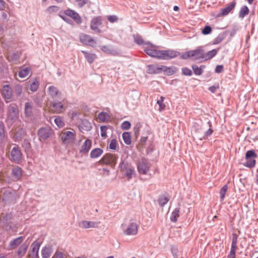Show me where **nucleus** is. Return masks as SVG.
Returning <instances> with one entry per match:
<instances>
[{
    "instance_id": "obj_38",
    "label": "nucleus",
    "mask_w": 258,
    "mask_h": 258,
    "mask_svg": "<svg viewBox=\"0 0 258 258\" xmlns=\"http://www.w3.org/2000/svg\"><path fill=\"white\" fill-rule=\"evenodd\" d=\"M25 114L27 117H30L32 114V106L29 102H26L25 104Z\"/></svg>"
},
{
    "instance_id": "obj_8",
    "label": "nucleus",
    "mask_w": 258,
    "mask_h": 258,
    "mask_svg": "<svg viewBox=\"0 0 258 258\" xmlns=\"http://www.w3.org/2000/svg\"><path fill=\"white\" fill-rule=\"evenodd\" d=\"M144 50L149 56L159 58L160 51L156 47L150 43H146L144 45Z\"/></svg>"
},
{
    "instance_id": "obj_43",
    "label": "nucleus",
    "mask_w": 258,
    "mask_h": 258,
    "mask_svg": "<svg viewBox=\"0 0 258 258\" xmlns=\"http://www.w3.org/2000/svg\"><path fill=\"white\" fill-rule=\"evenodd\" d=\"M54 122L56 125L59 127H62L64 125V122L63 121L62 119L59 117L57 116L54 119Z\"/></svg>"
},
{
    "instance_id": "obj_10",
    "label": "nucleus",
    "mask_w": 258,
    "mask_h": 258,
    "mask_svg": "<svg viewBox=\"0 0 258 258\" xmlns=\"http://www.w3.org/2000/svg\"><path fill=\"white\" fill-rule=\"evenodd\" d=\"M40 244L38 241H34L31 245L28 257L29 258H38Z\"/></svg>"
},
{
    "instance_id": "obj_49",
    "label": "nucleus",
    "mask_w": 258,
    "mask_h": 258,
    "mask_svg": "<svg viewBox=\"0 0 258 258\" xmlns=\"http://www.w3.org/2000/svg\"><path fill=\"white\" fill-rule=\"evenodd\" d=\"M228 186L227 185H225L221 189L220 191V198L222 200H223L226 193L227 191Z\"/></svg>"
},
{
    "instance_id": "obj_45",
    "label": "nucleus",
    "mask_w": 258,
    "mask_h": 258,
    "mask_svg": "<svg viewBox=\"0 0 258 258\" xmlns=\"http://www.w3.org/2000/svg\"><path fill=\"white\" fill-rule=\"evenodd\" d=\"M249 9L247 6H243L240 11L239 16H244L248 14Z\"/></svg>"
},
{
    "instance_id": "obj_23",
    "label": "nucleus",
    "mask_w": 258,
    "mask_h": 258,
    "mask_svg": "<svg viewBox=\"0 0 258 258\" xmlns=\"http://www.w3.org/2000/svg\"><path fill=\"white\" fill-rule=\"evenodd\" d=\"M163 65H149L148 66L149 71L153 74H159L162 72Z\"/></svg>"
},
{
    "instance_id": "obj_59",
    "label": "nucleus",
    "mask_w": 258,
    "mask_h": 258,
    "mask_svg": "<svg viewBox=\"0 0 258 258\" xmlns=\"http://www.w3.org/2000/svg\"><path fill=\"white\" fill-rule=\"evenodd\" d=\"M66 255L61 252H56L52 258H66Z\"/></svg>"
},
{
    "instance_id": "obj_33",
    "label": "nucleus",
    "mask_w": 258,
    "mask_h": 258,
    "mask_svg": "<svg viewBox=\"0 0 258 258\" xmlns=\"http://www.w3.org/2000/svg\"><path fill=\"white\" fill-rule=\"evenodd\" d=\"M82 52L84 54L87 61L90 63L93 62L96 58V55L95 54L88 53L85 51H82Z\"/></svg>"
},
{
    "instance_id": "obj_37",
    "label": "nucleus",
    "mask_w": 258,
    "mask_h": 258,
    "mask_svg": "<svg viewBox=\"0 0 258 258\" xmlns=\"http://www.w3.org/2000/svg\"><path fill=\"white\" fill-rule=\"evenodd\" d=\"M180 210L179 208H176L172 212L170 217V220L173 222H176L178 218L179 217Z\"/></svg>"
},
{
    "instance_id": "obj_5",
    "label": "nucleus",
    "mask_w": 258,
    "mask_h": 258,
    "mask_svg": "<svg viewBox=\"0 0 258 258\" xmlns=\"http://www.w3.org/2000/svg\"><path fill=\"white\" fill-rule=\"evenodd\" d=\"M118 156L115 154L107 153L100 160L101 164L114 166L117 162Z\"/></svg>"
},
{
    "instance_id": "obj_1",
    "label": "nucleus",
    "mask_w": 258,
    "mask_h": 258,
    "mask_svg": "<svg viewBox=\"0 0 258 258\" xmlns=\"http://www.w3.org/2000/svg\"><path fill=\"white\" fill-rule=\"evenodd\" d=\"M19 112L15 105H10L8 108L6 122L9 126H11L19 120Z\"/></svg>"
},
{
    "instance_id": "obj_52",
    "label": "nucleus",
    "mask_w": 258,
    "mask_h": 258,
    "mask_svg": "<svg viewBox=\"0 0 258 258\" xmlns=\"http://www.w3.org/2000/svg\"><path fill=\"white\" fill-rule=\"evenodd\" d=\"M64 14L67 16H79L76 12L69 9L66 10L64 12Z\"/></svg>"
},
{
    "instance_id": "obj_29",
    "label": "nucleus",
    "mask_w": 258,
    "mask_h": 258,
    "mask_svg": "<svg viewBox=\"0 0 258 258\" xmlns=\"http://www.w3.org/2000/svg\"><path fill=\"white\" fill-rule=\"evenodd\" d=\"M63 20L68 23L74 25V22L79 24L81 23V17H61Z\"/></svg>"
},
{
    "instance_id": "obj_46",
    "label": "nucleus",
    "mask_w": 258,
    "mask_h": 258,
    "mask_svg": "<svg viewBox=\"0 0 258 258\" xmlns=\"http://www.w3.org/2000/svg\"><path fill=\"white\" fill-rule=\"evenodd\" d=\"M107 127L105 125L101 126L100 127V132H101V136L102 138L105 139L107 137Z\"/></svg>"
},
{
    "instance_id": "obj_3",
    "label": "nucleus",
    "mask_w": 258,
    "mask_h": 258,
    "mask_svg": "<svg viewBox=\"0 0 258 258\" xmlns=\"http://www.w3.org/2000/svg\"><path fill=\"white\" fill-rule=\"evenodd\" d=\"M123 232L126 235H135L138 233L139 226L138 224L131 221L127 225H122Z\"/></svg>"
},
{
    "instance_id": "obj_54",
    "label": "nucleus",
    "mask_w": 258,
    "mask_h": 258,
    "mask_svg": "<svg viewBox=\"0 0 258 258\" xmlns=\"http://www.w3.org/2000/svg\"><path fill=\"white\" fill-rule=\"evenodd\" d=\"M134 40L136 43L139 45L143 44V45L145 44L144 42L143 39L139 35H135L134 36Z\"/></svg>"
},
{
    "instance_id": "obj_32",
    "label": "nucleus",
    "mask_w": 258,
    "mask_h": 258,
    "mask_svg": "<svg viewBox=\"0 0 258 258\" xmlns=\"http://www.w3.org/2000/svg\"><path fill=\"white\" fill-rule=\"evenodd\" d=\"M24 240V238L22 236L16 238L11 241L10 246L12 249L16 248L19 245H20Z\"/></svg>"
},
{
    "instance_id": "obj_28",
    "label": "nucleus",
    "mask_w": 258,
    "mask_h": 258,
    "mask_svg": "<svg viewBox=\"0 0 258 258\" xmlns=\"http://www.w3.org/2000/svg\"><path fill=\"white\" fill-rule=\"evenodd\" d=\"M103 153L102 149L99 148H96L93 149L90 154L91 158H96L100 157Z\"/></svg>"
},
{
    "instance_id": "obj_22",
    "label": "nucleus",
    "mask_w": 258,
    "mask_h": 258,
    "mask_svg": "<svg viewBox=\"0 0 258 258\" xmlns=\"http://www.w3.org/2000/svg\"><path fill=\"white\" fill-rule=\"evenodd\" d=\"M52 110L55 113H60L64 110V107L61 102L52 103Z\"/></svg>"
},
{
    "instance_id": "obj_25",
    "label": "nucleus",
    "mask_w": 258,
    "mask_h": 258,
    "mask_svg": "<svg viewBox=\"0 0 258 258\" xmlns=\"http://www.w3.org/2000/svg\"><path fill=\"white\" fill-rule=\"evenodd\" d=\"M162 69V72L164 73V75L167 76L172 75L174 74L177 71L176 68L174 67H168L163 65Z\"/></svg>"
},
{
    "instance_id": "obj_15",
    "label": "nucleus",
    "mask_w": 258,
    "mask_h": 258,
    "mask_svg": "<svg viewBox=\"0 0 258 258\" xmlns=\"http://www.w3.org/2000/svg\"><path fill=\"white\" fill-rule=\"evenodd\" d=\"M13 195L9 190L2 189L0 190V199L3 201L8 202L12 199Z\"/></svg>"
},
{
    "instance_id": "obj_39",
    "label": "nucleus",
    "mask_w": 258,
    "mask_h": 258,
    "mask_svg": "<svg viewBox=\"0 0 258 258\" xmlns=\"http://www.w3.org/2000/svg\"><path fill=\"white\" fill-rule=\"evenodd\" d=\"M39 85V82L36 79H33L31 83L30 84L29 89L32 92H35Z\"/></svg>"
},
{
    "instance_id": "obj_34",
    "label": "nucleus",
    "mask_w": 258,
    "mask_h": 258,
    "mask_svg": "<svg viewBox=\"0 0 258 258\" xmlns=\"http://www.w3.org/2000/svg\"><path fill=\"white\" fill-rule=\"evenodd\" d=\"M48 93L53 98H55L59 95L58 89L54 86H50L48 88Z\"/></svg>"
},
{
    "instance_id": "obj_64",
    "label": "nucleus",
    "mask_w": 258,
    "mask_h": 258,
    "mask_svg": "<svg viewBox=\"0 0 258 258\" xmlns=\"http://www.w3.org/2000/svg\"><path fill=\"white\" fill-rule=\"evenodd\" d=\"M101 50L106 53H108L110 51V49L106 46H103L101 47Z\"/></svg>"
},
{
    "instance_id": "obj_6",
    "label": "nucleus",
    "mask_w": 258,
    "mask_h": 258,
    "mask_svg": "<svg viewBox=\"0 0 258 258\" xmlns=\"http://www.w3.org/2000/svg\"><path fill=\"white\" fill-rule=\"evenodd\" d=\"M119 167L121 171L124 173L125 176L128 179L132 178L135 174L134 167L128 163H124L123 161H122L119 165Z\"/></svg>"
},
{
    "instance_id": "obj_41",
    "label": "nucleus",
    "mask_w": 258,
    "mask_h": 258,
    "mask_svg": "<svg viewBox=\"0 0 258 258\" xmlns=\"http://www.w3.org/2000/svg\"><path fill=\"white\" fill-rule=\"evenodd\" d=\"M169 201V199L167 197L162 196L159 198L158 203L161 207H163Z\"/></svg>"
},
{
    "instance_id": "obj_35",
    "label": "nucleus",
    "mask_w": 258,
    "mask_h": 258,
    "mask_svg": "<svg viewBox=\"0 0 258 258\" xmlns=\"http://www.w3.org/2000/svg\"><path fill=\"white\" fill-rule=\"evenodd\" d=\"M30 71L29 68H21L19 72V77L22 79L25 78L28 76Z\"/></svg>"
},
{
    "instance_id": "obj_9",
    "label": "nucleus",
    "mask_w": 258,
    "mask_h": 258,
    "mask_svg": "<svg viewBox=\"0 0 258 258\" xmlns=\"http://www.w3.org/2000/svg\"><path fill=\"white\" fill-rule=\"evenodd\" d=\"M179 55V52L173 50H160L159 59H170Z\"/></svg>"
},
{
    "instance_id": "obj_57",
    "label": "nucleus",
    "mask_w": 258,
    "mask_h": 258,
    "mask_svg": "<svg viewBox=\"0 0 258 258\" xmlns=\"http://www.w3.org/2000/svg\"><path fill=\"white\" fill-rule=\"evenodd\" d=\"M212 32V28L209 26H206L202 30V33L204 35L210 34Z\"/></svg>"
},
{
    "instance_id": "obj_61",
    "label": "nucleus",
    "mask_w": 258,
    "mask_h": 258,
    "mask_svg": "<svg viewBox=\"0 0 258 258\" xmlns=\"http://www.w3.org/2000/svg\"><path fill=\"white\" fill-rule=\"evenodd\" d=\"M236 250L230 249L229 254L228 255V258H235Z\"/></svg>"
},
{
    "instance_id": "obj_60",
    "label": "nucleus",
    "mask_w": 258,
    "mask_h": 258,
    "mask_svg": "<svg viewBox=\"0 0 258 258\" xmlns=\"http://www.w3.org/2000/svg\"><path fill=\"white\" fill-rule=\"evenodd\" d=\"M219 86L218 85H217L216 86H212L209 88V90L211 92L214 93L217 90V89H219Z\"/></svg>"
},
{
    "instance_id": "obj_40",
    "label": "nucleus",
    "mask_w": 258,
    "mask_h": 258,
    "mask_svg": "<svg viewBox=\"0 0 258 258\" xmlns=\"http://www.w3.org/2000/svg\"><path fill=\"white\" fill-rule=\"evenodd\" d=\"M122 139L126 145H130L131 144V136L129 133H123L122 134Z\"/></svg>"
},
{
    "instance_id": "obj_42",
    "label": "nucleus",
    "mask_w": 258,
    "mask_h": 258,
    "mask_svg": "<svg viewBox=\"0 0 258 258\" xmlns=\"http://www.w3.org/2000/svg\"><path fill=\"white\" fill-rule=\"evenodd\" d=\"M73 3L77 5L80 7H82L89 2V0H71Z\"/></svg>"
},
{
    "instance_id": "obj_56",
    "label": "nucleus",
    "mask_w": 258,
    "mask_h": 258,
    "mask_svg": "<svg viewBox=\"0 0 258 258\" xmlns=\"http://www.w3.org/2000/svg\"><path fill=\"white\" fill-rule=\"evenodd\" d=\"M192 68L194 73L197 75H200L203 73L202 69L196 66H193Z\"/></svg>"
},
{
    "instance_id": "obj_4",
    "label": "nucleus",
    "mask_w": 258,
    "mask_h": 258,
    "mask_svg": "<svg viewBox=\"0 0 258 258\" xmlns=\"http://www.w3.org/2000/svg\"><path fill=\"white\" fill-rule=\"evenodd\" d=\"M75 131H62L60 134L61 140L63 144L68 145L73 143L76 139Z\"/></svg>"
},
{
    "instance_id": "obj_47",
    "label": "nucleus",
    "mask_w": 258,
    "mask_h": 258,
    "mask_svg": "<svg viewBox=\"0 0 258 258\" xmlns=\"http://www.w3.org/2000/svg\"><path fill=\"white\" fill-rule=\"evenodd\" d=\"M59 10V8L57 6H53L49 7L47 9V12L50 14H53V13L58 12Z\"/></svg>"
},
{
    "instance_id": "obj_7",
    "label": "nucleus",
    "mask_w": 258,
    "mask_h": 258,
    "mask_svg": "<svg viewBox=\"0 0 258 258\" xmlns=\"http://www.w3.org/2000/svg\"><path fill=\"white\" fill-rule=\"evenodd\" d=\"M257 155L255 154L254 151L249 150L246 152L245 154L246 162L243 164L244 166L247 167H253L255 165V158Z\"/></svg>"
},
{
    "instance_id": "obj_21",
    "label": "nucleus",
    "mask_w": 258,
    "mask_h": 258,
    "mask_svg": "<svg viewBox=\"0 0 258 258\" xmlns=\"http://www.w3.org/2000/svg\"><path fill=\"white\" fill-rule=\"evenodd\" d=\"M101 24V20L99 19V17L94 18L91 22V28L93 30H96L97 33H100L101 31L99 29V27Z\"/></svg>"
},
{
    "instance_id": "obj_11",
    "label": "nucleus",
    "mask_w": 258,
    "mask_h": 258,
    "mask_svg": "<svg viewBox=\"0 0 258 258\" xmlns=\"http://www.w3.org/2000/svg\"><path fill=\"white\" fill-rule=\"evenodd\" d=\"M150 169V166L145 159H142L139 161L138 165V170L139 172L142 174H146Z\"/></svg>"
},
{
    "instance_id": "obj_24",
    "label": "nucleus",
    "mask_w": 258,
    "mask_h": 258,
    "mask_svg": "<svg viewBox=\"0 0 258 258\" xmlns=\"http://www.w3.org/2000/svg\"><path fill=\"white\" fill-rule=\"evenodd\" d=\"M12 174L15 180H19L22 176V170L18 166L15 167L13 169Z\"/></svg>"
},
{
    "instance_id": "obj_26",
    "label": "nucleus",
    "mask_w": 258,
    "mask_h": 258,
    "mask_svg": "<svg viewBox=\"0 0 258 258\" xmlns=\"http://www.w3.org/2000/svg\"><path fill=\"white\" fill-rule=\"evenodd\" d=\"M217 52L218 50L213 49L211 51H208L207 53H205L204 50H203V59L205 60H207L211 59L217 54Z\"/></svg>"
},
{
    "instance_id": "obj_12",
    "label": "nucleus",
    "mask_w": 258,
    "mask_h": 258,
    "mask_svg": "<svg viewBox=\"0 0 258 258\" xmlns=\"http://www.w3.org/2000/svg\"><path fill=\"white\" fill-rule=\"evenodd\" d=\"M80 40L81 42L85 45H89L94 47L96 45V41L90 36L81 34L80 35Z\"/></svg>"
},
{
    "instance_id": "obj_14",
    "label": "nucleus",
    "mask_w": 258,
    "mask_h": 258,
    "mask_svg": "<svg viewBox=\"0 0 258 258\" xmlns=\"http://www.w3.org/2000/svg\"><path fill=\"white\" fill-rule=\"evenodd\" d=\"M92 144V142L91 140L89 139H86L80 147V153L83 154H87L91 148Z\"/></svg>"
},
{
    "instance_id": "obj_36",
    "label": "nucleus",
    "mask_w": 258,
    "mask_h": 258,
    "mask_svg": "<svg viewBox=\"0 0 258 258\" xmlns=\"http://www.w3.org/2000/svg\"><path fill=\"white\" fill-rule=\"evenodd\" d=\"M20 56V53L19 52L13 53L8 54L7 58L10 61L16 62L18 60Z\"/></svg>"
},
{
    "instance_id": "obj_62",
    "label": "nucleus",
    "mask_w": 258,
    "mask_h": 258,
    "mask_svg": "<svg viewBox=\"0 0 258 258\" xmlns=\"http://www.w3.org/2000/svg\"><path fill=\"white\" fill-rule=\"evenodd\" d=\"M223 71V66H221V65L217 66L215 69V71L218 73H221Z\"/></svg>"
},
{
    "instance_id": "obj_30",
    "label": "nucleus",
    "mask_w": 258,
    "mask_h": 258,
    "mask_svg": "<svg viewBox=\"0 0 258 258\" xmlns=\"http://www.w3.org/2000/svg\"><path fill=\"white\" fill-rule=\"evenodd\" d=\"M52 252L51 246H45L42 249V256L43 258H49Z\"/></svg>"
},
{
    "instance_id": "obj_16",
    "label": "nucleus",
    "mask_w": 258,
    "mask_h": 258,
    "mask_svg": "<svg viewBox=\"0 0 258 258\" xmlns=\"http://www.w3.org/2000/svg\"><path fill=\"white\" fill-rule=\"evenodd\" d=\"M11 156L12 159L15 162H18L21 160L22 153L18 147H15L12 149Z\"/></svg>"
},
{
    "instance_id": "obj_27",
    "label": "nucleus",
    "mask_w": 258,
    "mask_h": 258,
    "mask_svg": "<svg viewBox=\"0 0 258 258\" xmlns=\"http://www.w3.org/2000/svg\"><path fill=\"white\" fill-rule=\"evenodd\" d=\"M28 247V243H24L19 247L17 251L18 258H21L26 253Z\"/></svg>"
},
{
    "instance_id": "obj_63",
    "label": "nucleus",
    "mask_w": 258,
    "mask_h": 258,
    "mask_svg": "<svg viewBox=\"0 0 258 258\" xmlns=\"http://www.w3.org/2000/svg\"><path fill=\"white\" fill-rule=\"evenodd\" d=\"M238 236L236 234H232V242L237 243Z\"/></svg>"
},
{
    "instance_id": "obj_58",
    "label": "nucleus",
    "mask_w": 258,
    "mask_h": 258,
    "mask_svg": "<svg viewBox=\"0 0 258 258\" xmlns=\"http://www.w3.org/2000/svg\"><path fill=\"white\" fill-rule=\"evenodd\" d=\"M182 72L183 75L186 76H191L192 74V71L190 69L187 68H184L182 70Z\"/></svg>"
},
{
    "instance_id": "obj_55",
    "label": "nucleus",
    "mask_w": 258,
    "mask_h": 258,
    "mask_svg": "<svg viewBox=\"0 0 258 258\" xmlns=\"http://www.w3.org/2000/svg\"><path fill=\"white\" fill-rule=\"evenodd\" d=\"M131 124L128 121H123L121 124V128L122 130H126L131 128Z\"/></svg>"
},
{
    "instance_id": "obj_13",
    "label": "nucleus",
    "mask_w": 258,
    "mask_h": 258,
    "mask_svg": "<svg viewBox=\"0 0 258 258\" xmlns=\"http://www.w3.org/2000/svg\"><path fill=\"white\" fill-rule=\"evenodd\" d=\"M51 131L48 127H42L39 130L38 135L40 140H45L51 135Z\"/></svg>"
},
{
    "instance_id": "obj_31",
    "label": "nucleus",
    "mask_w": 258,
    "mask_h": 258,
    "mask_svg": "<svg viewBox=\"0 0 258 258\" xmlns=\"http://www.w3.org/2000/svg\"><path fill=\"white\" fill-rule=\"evenodd\" d=\"M98 119L100 122H108L110 119V116L106 112H101L98 115Z\"/></svg>"
},
{
    "instance_id": "obj_2",
    "label": "nucleus",
    "mask_w": 258,
    "mask_h": 258,
    "mask_svg": "<svg viewBox=\"0 0 258 258\" xmlns=\"http://www.w3.org/2000/svg\"><path fill=\"white\" fill-rule=\"evenodd\" d=\"M203 49L202 47H198L195 50L183 52L181 55V58L182 59L190 58L192 60L203 59Z\"/></svg>"
},
{
    "instance_id": "obj_18",
    "label": "nucleus",
    "mask_w": 258,
    "mask_h": 258,
    "mask_svg": "<svg viewBox=\"0 0 258 258\" xmlns=\"http://www.w3.org/2000/svg\"><path fill=\"white\" fill-rule=\"evenodd\" d=\"M2 93L6 100H10L13 96L12 90L8 85H5L3 87Z\"/></svg>"
},
{
    "instance_id": "obj_53",
    "label": "nucleus",
    "mask_w": 258,
    "mask_h": 258,
    "mask_svg": "<svg viewBox=\"0 0 258 258\" xmlns=\"http://www.w3.org/2000/svg\"><path fill=\"white\" fill-rule=\"evenodd\" d=\"M117 146V141L115 139H112L110 142L109 148L110 149L115 150Z\"/></svg>"
},
{
    "instance_id": "obj_51",
    "label": "nucleus",
    "mask_w": 258,
    "mask_h": 258,
    "mask_svg": "<svg viewBox=\"0 0 258 258\" xmlns=\"http://www.w3.org/2000/svg\"><path fill=\"white\" fill-rule=\"evenodd\" d=\"M225 38V36L223 34L219 35L214 40V44H218L221 43Z\"/></svg>"
},
{
    "instance_id": "obj_19",
    "label": "nucleus",
    "mask_w": 258,
    "mask_h": 258,
    "mask_svg": "<svg viewBox=\"0 0 258 258\" xmlns=\"http://www.w3.org/2000/svg\"><path fill=\"white\" fill-rule=\"evenodd\" d=\"M12 218L11 214L2 213L0 216V225L3 227L7 226Z\"/></svg>"
},
{
    "instance_id": "obj_17",
    "label": "nucleus",
    "mask_w": 258,
    "mask_h": 258,
    "mask_svg": "<svg viewBox=\"0 0 258 258\" xmlns=\"http://www.w3.org/2000/svg\"><path fill=\"white\" fill-rule=\"evenodd\" d=\"M99 222L83 220L79 223V226L82 228H96Z\"/></svg>"
},
{
    "instance_id": "obj_44",
    "label": "nucleus",
    "mask_w": 258,
    "mask_h": 258,
    "mask_svg": "<svg viewBox=\"0 0 258 258\" xmlns=\"http://www.w3.org/2000/svg\"><path fill=\"white\" fill-rule=\"evenodd\" d=\"M164 99L165 98H164V97L161 96L160 97V100H157V103L159 106V110L160 111H161L162 110H163L165 108V104L163 102L164 100Z\"/></svg>"
},
{
    "instance_id": "obj_48",
    "label": "nucleus",
    "mask_w": 258,
    "mask_h": 258,
    "mask_svg": "<svg viewBox=\"0 0 258 258\" xmlns=\"http://www.w3.org/2000/svg\"><path fill=\"white\" fill-rule=\"evenodd\" d=\"M6 136L5 126L3 123H0V140H3Z\"/></svg>"
},
{
    "instance_id": "obj_50",
    "label": "nucleus",
    "mask_w": 258,
    "mask_h": 258,
    "mask_svg": "<svg viewBox=\"0 0 258 258\" xmlns=\"http://www.w3.org/2000/svg\"><path fill=\"white\" fill-rule=\"evenodd\" d=\"M25 134V131L22 130H19L14 135V138L17 140H19Z\"/></svg>"
},
{
    "instance_id": "obj_20",
    "label": "nucleus",
    "mask_w": 258,
    "mask_h": 258,
    "mask_svg": "<svg viewBox=\"0 0 258 258\" xmlns=\"http://www.w3.org/2000/svg\"><path fill=\"white\" fill-rule=\"evenodd\" d=\"M236 4V2L233 1L227 7L221 10V14L223 16L228 15L234 9Z\"/></svg>"
}]
</instances>
